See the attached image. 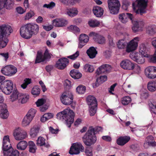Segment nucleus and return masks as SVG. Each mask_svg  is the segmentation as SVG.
I'll use <instances>...</instances> for the list:
<instances>
[{"mask_svg": "<svg viewBox=\"0 0 156 156\" xmlns=\"http://www.w3.org/2000/svg\"><path fill=\"white\" fill-rule=\"evenodd\" d=\"M39 26L35 23H30L23 25L20 29L21 36L26 39H29L33 36L37 35L39 32Z\"/></svg>", "mask_w": 156, "mask_h": 156, "instance_id": "nucleus-1", "label": "nucleus"}, {"mask_svg": "<svg viewBox=\"0 0 156 156\" xmlns=\"http://www.w3.org/2000/svg\"><path fill=\"white\" fill-rule=\"evenodd\" d=\"M56 116L57 119L65 122L70 127L73 122L75 114L72 110L68 108L57 113Z\"/></svg>", "mask_w": 156, "mask_h": 156, "instance_id": "nucleus-2", "label": "nucleus"}, {"mask_svg": "<svg viewBox=\"0 0 156 156\" xmlns=\"http://www.w3.org/2000/svg\"><path fill=\"white\" fill-rule=\"evenodd\" d=\"M11 27L8 25H3L0 26V48H4L8 41L5 36L9 35L12 32Z\"/></svg>", "mask_w": 156, "mask_h": 156, "instance_id": "nucleus-3", "label": "nucleus"}, {"mask_svg": "<svg viewBox=\"0 0 156 156\" xmlns=\"http://www.w3.org/2000/svg\"><path fill=\"white\" fill-rule=\"evenodd\" d=\"M82 140L84 143L88 146H90L95 143L97 138L94 134L93 127H89L87 132L82 137Z\"/></svg>", "mask_w": 156, "mask_h": 156, "instance_id": "nucleus-4", "label": "nucleus"}, {"mask_svg": "<svg viewBox=\"0 0 156 156\" xmlns=\"http://www.w3.org/2000/svg\"><path fill=\"white\" fill-rule=\"evenodd\" d=\"M147 1V0H136L132 4L133 9L136 10V13H138L139 12L141 15L145 13Z\"/></svg>", "mask_w": 156, "mask_h": 156, "instance_id": "nucleus-5", "label": "nucleus"}, {"mask_svg": "<svg viewBox=\"0 0 156 156\" xmlns=\"http://www.w3.org/2000/svg\"><path fill=\"white\" fill-rule=\"evenodd\" d=\"M108 4L110 13L116 14L119 12L121 5L118 0H108Z\"/></svg>", "mask_w": 156, "mask_h": 156, "instance_id": "nucleus-6", "label": "nucleus"}, {"mask_svg": "<svg viewBox=\"0 0 156 156\" xmlns=\"http://www.w3.org/2000/svg\"><path fill=\"white\" fill-rule=\"evenodd\" d=\"M60 100L62 104L66 105H69L73 101V95L69 91L64 92L60 97Z\"/></svg>", "mask_w": 156, "mask_h": 156, "instance_id": "nucleus-7", "label": "nucleus"}, {"mask_svg": "<svg viewBox=\"0 0 156 156\" xmlns=\"http://www.w3.org/2000/svg\"><path fill=\"white\" fill-rule=\"evenodd\" d=\"M4 86L2 84L0 86V89L5 94H9L12 92L13 88V83L10 80H6L3 83Z\"/></svg>", "mask_w": 156, "mask_h": 156, "instance_id": "nucleus-8", "label": "nucleus"}, {"mask_svg": "<svg viewBox=\"0 0 156 156\" xmlns=\"http://www.w3.org/2000/svg\"><path fill=\"white\" fill-rule=\"evenodd\" d=\"M13 135L15 139L17 140H23L27 137L26 132L20 127L14 130Z\"/></svg>", "mask_w": 156, "mask_h": 156, "instance_id": "nucleus-9", "label": "nucleus"}, {"mask_svg": "<svg viewBox=\"0 0 156 156\" xmlns=\"http://www.w3.org/2000/svg\"><path fill=\"white\" fill-rule=\"evenodd\" d=\"M51 57V55L48 49L46 50L44 55H43L41 52L38 51L37 53L35 63H39L43 62L49 59Z\"/></svg>", "mask_w": 156, "mask_h": 156, "instance_id": "nucleus-10", "label": "nucleus"}, {"mask_svg": "<svg viewBox=\"0 0 156 156\" xmlns=\"http://www.w3.org/2000/svg\"><path fill=\"white\" fill-rule=\"evenodd\" d=\"M140 38L139 37H135L127 44L126 51L130 52L135 50L138 46V42Z\"/></svg>", "mask_w": 156, "mask_h": 156, "instance_id": "nucleus-11", "label": "nucleus"}, {"mask_svg": "<svg viewBox=\"0 0 156 156\" xmlns=\"http://www.w3.org/2000/svg\"><path fill=\"white\" fill-rule=\"evenodd\" d=\"M84 150V148L81 143H74L70 147L69 152L71 154H77Z\"/></svg>", "mask_w": 156, "mask_h": 156, "instance_id": "nucleus-12", "label": "nucleus"}, {"mask_svg": "<svg viewBox=\"0 0 156 156\" xmlns=\"http://www.w3.org/2000/svg\"><path fill=\"white\" fill-rule=\"evenodd\" d=\"M145 74L146 77L150 79L156 78V67L149 66L145 69Z\"/></svg>", "mask_w": 156, "mask_h": 156, "instance_id": "nucleus-13", "label": "nucleus"}, {"mask_svg": "<svg viewBox=\"0 0 156 156\" xmlns=\"http://www.w3.org/2000/svg\"><path fill=\"white\" fill-rule=\"evenodd\" d=\"M90 37H92L94 41L100 44H103L106 42L105 38L102 35L99 34L94 32H90L89 34Z\"/></svg>", "mask_w": 156, "mask_h": 156, "instance_id": "nucleus-14", "label": "nucleus"}, {"mask_svg": "<svg viewBox=\"0 0 156 156\" xmlns=\"http://www.w3.org/2000/svg\"><path fill=\"white\" fill-rule=\"evenodd\" d=\"M130 57L134 61L139 64H142L144 62L145 59L142 56L136 52L131 53L129 55Z\"/></svg>", "mask_w": 156, "mask_h": 156, "instance_id": "nucleus-15", "label": "nucleus"}, {"mask_svg": "<svg viewBox=\"0 0 156 156\" xmlns=\"http://www.w3.org/2000/svg\"><path fill=\"white\" fill-rule=\"evenodd\" d=\"M2 148L3 150V154H4L5 151L12 150V148L9 141V136L8 135L5 136L3 138Z\"/></svg>", "mask_w": 156, "mask_h": 156, "instance_id": "nucleus-16", "label": "nucleus"}, {"mask_svg": "<svg viewBox=\"0 0 156 156\" xmlns=\"http://www.w3.org/2000/svg\"><path fill=\"white\" fill-rule=\"evenodd\" d=\"M13 0H0V10L4 8L10 9L14 5Z\"/></svg>", "mask_w": 156, "mask_h": 156, "instance_id": "nucleus-17", "label": "nucleus"}, {"mask_svg": "<svg viewBox=\"0 0 156 156\" xmlns=\"http://www.w3.org/2000/svg\"><path fill=\"white\" fill-rule=\"evenodd\" d=\"M69 61L68 59L65 58L59 59L57 62L55 66L58 69H63L68 64Z\"/></svg>", "mask_w": 156, "mask_h": 156, "instance_id": "nucleus-18", "label": "nucleus"}, {"mask_svg": "<svg viewBox=\"0 0 156 156\" xmlns=\"http://www.w3.org/2000/svg\"><path fill=\"white\" fill-rule=\"evenodd\" d=\"M89 40L88 36L85 34H81L79 38L78 48H81L86 44Z\"/></svg>", "mask_w": 156, "mask_h": 156, "instance_id": "nucleus-19", "label": "nucleus"}, {"mask_svg": "<svg viewBox=\"0 0 156 156\" xmlns=\"http://www.w3.org/2000/svg\"><path fill=\"white\" fill-rule=\"evenodd\" d=\"M111 67L110 65L108 64H104L99 67L96 72V75H98L102 73H106L109 72Z\"/></svg>", "mask_w": 156, "mask_h": 156, "instance_id": "nucleus-20", "label": "nucleus"}, {"mask_svg": "<svg viewBox=\"0 0 156 156\" xmlns=\"http://www.w3.org/2000/svg\"><path fill=\"white\" fill-rule=\"evenodd\" d=\"M131 21L133 24L132 29L134 32H136L142 30V27L144 25L143 21L140 20L133 21V20Z\"/></svg>", "mask_w": 156, "mask_h": 156, "instance_id": "nucleus-21", "label": "nucleus"}, {"mask_svg": "<svg viewBox=\"0 0 156 156\" xmlns=\"http://www.w3.org/2000/svg\"><path fill=\"white\" fill-rule=\"evenodd\" d=\"M121 67L125 69L132 70L133 66V63L129 60L126 59L122 61L120 63Z\"/></svg>", "mask_w": 156, "mask_h": 156, "instance_id": "nucleus-22", "label": "nucleus"}, {"mask_svg": "<svg viewBox=\"0 0 156 156\" xmlns=\"http://www.w3.org/2000/svg\"><path fill=\"white\" fill-rule=\"evenodd\" d=\"M9 113L7 109L6 105L2 104L0 105V117L6 119L9 116Z\"/></svg>", "mask_w": 156, "mask_h": 156, "instance_id": "nucleus-23", "label": "nucleus"}, {"mask_svg": "<svg viewBox=\"0 0 156 156\" xmlns=\"http://www.w3.org/2000/svg\"><path fill=\"white\" fill-rule=\"evenodd\" d=\"M119 19L122 23H125L128 21L129 19L132 21L133 19V16L132 14L128 13H122L119 15Z\"/></svg>", "mask_w": 156, "mask_h": 156, "instance_id": "nucleus-24", "label": "nucleus"}, {"mask_svg": "<svg viewBox=\"0 0 156 156\" xmlns=\"http://www.w3.org/2000/svg\"><path fill=\"white\" fill-rule=\"evenodd\" d=\"M53 25L57 27H62L67 24V21L65 19L61 18L54 20L52 21Z\"/></svg>", "mask_w": 156, "mask_h": 156, "instance_id": "nucleus-25", "label": "nucleus"}, {"mask_svg": "<svg viewBox=\"0 0 156 156\" xmlns=\"http://www.w3.org/2000/svg\"><path fill=\"white\" fill-rule=\"evenodd\" d=\"M148 146H156V142L154 141V137L152 136H149L147 137L145 142L144 144V146L145 148L147 147Z\"/></svg>", "mask_w": 156, "mask_h": 156, "instance_id": "nucleus-26", "label": "nucleus"}, {"mask_svg": "<svg viewBox=\"0 0 156 156\" xmlns=\"http://www.w3.org/2000/svg\"><path fill=\"white\" fill-rule=\"evenodd\" d=\"M130 139V137L128 136H121L117 140L116 143L119 145L123 146L127 143Z\"/></svg>", "mask_w": 156, "mask_h": 156, "instance_id": "nucleus-27", "label": "nucleus"}, {"mask_svg": "<svg viewBox=\"0 0 156 156\" xmlns=\"http://www.w3.org/2000/svg\"><path fill=\"white\" fill-rule=\"evenodd\" d=\"M147 88L151 92L156 91V80L149 81L147 84Z\"/></svg>", "mask_w": 156, "mask_h": 156, "instance_id": "nucleus-28", "label": "nucleus"}, {"mask_svg": "<svg viewBox=\"0 0 156 156\" xmlns=\"http://www.w3.org/2000/svg\"><path fill=\"white\" fill-rule=\"evenodd\" d=\"M87 53L90 58H93L96 57L98 52L95 48L91 47L87 50Z\"/></svg>", "mask_w": 156, "mask_h": 156, "instance_id": "nucleus-29", "label": "nucleus"}, {"mask_svg": "<svg viewBox=\"0 0 156 156\" xmlns=\"http://www.w3.org/2000/svg\"><path fill=\"white\" fill-rule=\"evenodd\" d=\"M45 140L43 137L39 136L37 140L36 144L38 146H44V147L48 148L49 147V145L48 143L45 142Z\"/></svg>", "mask_w": 156, "mask_h": 156, "instance_id": "nucleus-30", "label": "nucleus"}, {"mask_svg": "<svg viewBox=\"0 0 156 156\" xmlns=\"http://www.w3.org/2000/svg\"><path fill=\"white\" fill-rule=\"evenodd\" d=\"M93 10L94 14L97 17H101L103 14V9L99 6H97L94 7Z\"/></svg>", "mask_w": 156, "mask_h": 156, "instance_id": "nucleus-31", "label": "nucleus"}, {"mask_svg": "<svg viewBox=\"0 0 156 156\" xmlns=\"http://www.w3.org/2000/svg\"><path fill=\"white\" fill-rule=\"evenodd\" d=\"M78 11L77 8L73 7L68 9L66 12V14L71 17H73L78 14Z\"/></svg>", "mask_w": 156, "mask_h": 156, "instance_id": "nucleus-32", "label": "nucleus"}, {"mask_svg": "<svg viewBox=\"0 0 156 156\" xmlns=\"http://www.w3.org/2000/svg\"><path fill=\"white\" fill-rule=\"evenodd\" d=\"M87 102L89 106L97 105V101L95 98L92 96L90 95L87 97Z\"/></svg>", "mask_w": 156, "mask_h": 156, "instance_id": "nucleus-33", "label": "nucleus"}, {"mask_svg": "<svg viewBox=\"0 0 156 156\" xmlns=\"http://www.w3.org/2000/svg\"><path fill=\"white\" fill-rule=\"evenodd\" d=\"M18 102L23 104L26 103L28 101L29 97V96L26 94H19Z\"/></svg>", "mask_w": 156, "mask_h": 156, "instance_id": "nucleus-34", "label": "nucleus"}, {"mask_svg": "<svg viewBox=\"0 0 156 156\" xmlns=\"http://www.w3.org/2000/svg\"><path fill=\"white\" fill-rule=\"evenodd\" d=\"M139 52L144 57H148L147 50L144 44H141L140 46Z\"/></svg>", "mask_w": 156, "mask_h": 156, "instance_id": "nucleus-35", "label": "nucleus"}, {"mask_svg": "<svg viewBox=\"0 0 156 156\" xmlns=\"http://www.w3.org/2000/svg\"><path fill=\"white\" fill-rule=\"evenodd\" d=\"M19 153L17 150H9V151H5L4 152L3 156H19Z\"/></svg>", "mask_w": 156, "mask_h": 156, "instance_id": "nucleus-36", "label": "nucleus"}, {"mask_svg": "<svg viewBox=\"0 0 156 156\" xmlns=\"http://www.w3.org/2000/svg\"><path fill=\"white\" fill-rule=\"evenodd\" d=\"M71 76L74 79H79L82 76L81 74L75 69L72 70L70 73Z\"/></svg>", "mask_w": 156, "mask_h": 156, "instance_id": "nucleus-37", "label": "nucleus"}, {"mask_svg": "<svg viewBox=\"0 0 156 156\" xmlns=\"http://www.w3.org/2000/svg\"><path fill=\"white\" fill-rule=\"evenodd\" d=\"M19 94L16 90H14L12 94L10 96V100L12 102H14L17 100L19 101Z\"/></svg>", "mask_w": 156, "mask_h": 156, "instance_id": "nucleus-38", "label": "nucleus"}, {"mask_svg": "<svg viewBox=\"0 0 156 156\" xmlns=\"http://www.w3.org/2000/svg\"><path fill=\"white\" fill-rule=\"evenodd\" d=\"M61 2L66 5H74L76 3H79L81 0H60Z\"/></svg>", "mask_w": 156, "mask_h": 156, "instance_id": "nucleus-39", "label": "nucleus"}, {"mask_svg": "<svg viewBox=\"0 0 156 156\" xmlns=\"http://www.w3.org/2000/svg\"><path fill=\"white\" fill-rule=\"evenodd\" d=\"M53 115L51 113H47L44 114L41 118V121L42 122H44L52 118Z\"/></svg>", "mask_w": 156, "mask_h": 156, "instance_id": "nucleus-40", "label": "nucleus"}, {"mask_svg": "<svg viewBox=\"0 0 156 156\" xmlns=\"http://www.w3.org/2000/svg\"><path fill=\"white\" fill-rule=\"evenodd\" d=\"M39 129L38 127L34 126L30 129L29 134L32 137L36 136L39 132Z\"/></svg>", "mask_w": 156, "mask_h": 156, "instance_id": "nucleus-41", "label": "nucleus"}, {"mask_svg": "<svg viewBox=\"0 0 156 156\" xmlns=\"http://www.w3.org/2000/svg\"><path fill=\"white\" fill-rule=\"evenodd\" d=\"M27 146V142L25 141H21L17 145V148L19 150H25Z\"/></svg>", "mask_w": 156, "mask_h": 156, "instance_id": "nucleus-42", "label": "nucleus"}, {"mask_svg": "<svg viewBox=\"0 0 156 156\" xmlns=\"http://www.w3.org/2000/svg\"><path fill=\"white\" fill-rule=\"evenodd\" d=\"M147 33L150 35H153L156 33V26L154 25L148 26L147 28Z\"/></svg>", "mask_w": 156, "mask_h": 156, "instance_id": "nucleus-43", "label": "nucleus"}, {"mask_svg": "<svg viewBox=\"0 0 156 156\" xmlns=\"http://www.w3.org/2000/svg\"><path fill=\"white\" fill-rule=\"evenodd\" d=\"M8 76H12L14 75L17 72V69L14 66L9 65Z\"/></svg>", "mask_w": 156, "mask_h": 156, "instance_id": "nucleus-44", "label": "nucleus"}, {"mask_svg": "<svg viewBox=\"0 0 156 156\" xmlns=\"http://www.w3.org/2000/svg\"><path fill=\"white\" fill-rule=\"evenodd\" d=\"M33 119L31 117H30L27 115H26L22 121V125L24 126H26L28 125Z\"/></svg>", "mask_w": 156, "mask_h": 156, "instance_id": "nucleus-45", "label": "nucleus"}, {"mask_svg": "<svg viewBox=\"0 0 156 156\" xmlns=\"http://www.w3.org/2000/svg\"><path fill=\"white\" fill-rule=\"evenodd\" d=\"M118 48L119 49H124L126 48L127 44L124 40H119L117 44Z\"/></svg>", "mask_w": 156, "mask_h": 156, "instance_id": "nucleus-46", "label": "nucleus"}, {"mask_svg": "<svg viewBox=\"0 0 156 156\" xmlns=\"http://www.w3.org/2000/svg\"><path fill=\"white\" fill-rule=\"evenodd\" d=\"M28 145L29 151L33 153L35 152L37 148L34 143L32 141H30L29 142Z\"/></svg>", "mask_w": 156, "mask_h": 156, "instance_id": "nucleus-47", "label": "nucleus"}, {"mask_svg": "<svg viewBox=\"0 0 156 156\" xmlns=\"http://www.w3.org/2000/svg\"><path fill=\"white\" fill-rule=\"evenodd\" d=\"M88 23L90 27H98L100 24V22L96 20H91L89 21Z\"/></svg>", "mask_w": 156, "mask_h": 156, "instance_id": "nucleus-48", "label": "nucleus"}, {"mask_svg": "<svg viewBox=\"0 0 156 156\" xmlns=\"http://www.w3.org/2000/svg\"><path fill=\"white\" fill-rule=\"evenodd\" d=\"M89 112L91 116H94L96 112L97 108V106L94 105L89 106Z\"/></svg>", "mask_w": 156, "mask_h": 156, "instance_id": "nucleus-49", "label": "nucleus"}, {"mask_svg": "<svg viewBox=\"0 0 156 156\" xmlns=\"http://www.w3.org/2000/svg\"><path fill=\"white\" fill-rule=\"evenodd\" d=\"M86 90V87L83 85H80L78 86L76 88V90L77 92L79 94H84Z\"/></svg>", "mask_w": 156, "mask_h": 156, "instance_id": "nucleus-50", "label": "nucleus"}, {"mask_svg": "<svg viewBox=\"0 0 156 156\" xmlns=\"http://www.w3.org/2000/svg\"><path fill=\"white\" fill-rule=\"evenodd\" d=\"M83 69L85 71L90 73L93 72L94 70L93 66L88 64H86L84 66Z\"/></svg>", "mask_w": 156, "mask_h": 156, "instance_id": "nucleus-51", "label": "nucleus"}, {"mask_svg": "<svg viewBox=\"0 0 156 156\" xmlns=\"http://www.w3.org/2000/svg\"><path fill=\"white\" fill-rule=\"evenodd\" d=\"M131 98L129 96H126L123 97L122 100V103L123 105H128L131 101Z\"/></svg>", "mask_w": 156, "mask_h": 156, "instance_id": "nucleus-52", "label": "nucleus"}, {"mask_svg": "<svg viewBox=\"0 0 156 156\" xmlns=\"http://www.w3.org/2000/svg\"><path fill=\"white\" fill-rule=\"evenodd\" d=\"M68 29L70 31L74 33L80 32V29L76 26L71 25L68 27Z\"/></svg>", "mask_w": 156, "mask_h": 156, "instance_id": "nucleus-53", "label": "nucleus"}, {"mask_svg": "<svg viewBox=\"0 0 156 156\" xmlns=\"http://www.w3.org/2000/svg\"><path fill=\"white\" fill-rule=\"evenodd\" d=\"M31 92L33 95L37 96L40 93V89L37 86H35L32 88Z\"/></svg>", "mask_w": 156, "mask_h": 156, "instance_id": "nucleus-54", "label": "nucleus"}, {"mask_svg": "<svg viewBox=\"0 0 156 156\" xmlns=\"http://www.w3.org/2000/svg\"><path fill=\"white\" fill-rule=\"evenodd\" d=\"M133 69L135 73L139 74L141 72V69L140 67L137 64H134L133 67Z\"/></svg>", "mask_w": 156, "mask_h": 156, "instance_id": "nucleus-55", "label": "nucleus"}, {"mask_svg": "<svg viewBox=\"0 0 156 156\" xmlns=\"http://www.w3.org/2000/svg\"><path fill=\"white\" fill-rule=\"evenodd\" d=\"M36 112V111L35 109L31 108L29 111L26 115L30 117H31L33 119Z\"/></svg>", "mask_w": 156, "mask_h": 156, "instance_id": "nucleus-56", "label": "nucleus"}, {"mask_svg": "<svg viewBox=\"0 0 156 156\" xmlns=\"http://www.w3.org/2000/svg\"><path fill=\"white\" fill-rule=\"evenodd\" d=\"M31 79L29 78H26L24 80V83L21 85V87L23 89H25L27 86L31 83Z\"/></svg>", "mask_w": 156, "mask_h": 156, "instance_id": "nucleus-57", "label": "nucleus"}, {"mask_svg": "<svg viewBox=\"0 0 156 156\" xmlns=\"http://www.w3.org/2000/svg\"><path fill=\"white\" fill-rule=\"evenodd\" d=\"M85 153L87 156H93L92 149L90 147H87L86 148Z\"/></svg>", "mask_w": 156, "mask_h": 156, "instance_id": "nucleus-58", "label": "nucleus"}, {"mask_svg": "<svg viewBox=\"0 0 156 156\" xmlns=\"http://www.w3.org/2000/svg\"><path fill=\"white\" fill-rule=\"evenodd\" d=\"M8 67L9 65H7L2 68L1 71L2 73L5 75L8 76V70H9Z\"/></svg>", "mask_w": 156, "mask_h": 156, "instance_id": "nucleus-59", "label": "nucleus"}, {"mask_svg": "<svg viewBox=\"0 0 156 156\" xmlns=\"http://www.w3.org/2000/svg\"><path fill=\"white\" fill-rule=\"evenodd\" d=\"M34 13L32 11H30L29 12L27 13L25 16V20H29L32 16H34Z\"/></svg>", "mask_w": 156, "mask_h": 156, "instance_id": "nucleus-60", "label": "nucleus"}, {"mask_svg": "<svg viewBox=\"0 0 156 156\" xmlns=\"http://www.w3.org/2000/svg\"><path fill=\"white\" fill-rule=\"evenodd\" d=\"M107 78V76H101L97 79V81L101 83H102L106 81Z\"/></svg>", "mask_w": 156, "mask_h": 156, "instance_id": "nucleus-61", "label": "nucleus"}, {"mask_svg": "<svg viewBox=\"0 0 156 156\" xmlns=\"http://www.w3.org/2000/svg\"><path fill=\"white\" fill-rule=\"evenodd\" d=\"M45 102V100L43 98L38 99L36 102L37 106L39 107L42 106Z\"/></svg>", "mask_w": 156, "mask_h": 156, "instance_id": "nucleus-62", "label": "nucleus"}, {"mask_svg": "<svg viewBox=\"0 0 156 156\" xmlns=\"http://www.w3.org/2000/svg\"><path fill=\"white\" fill-rule=\"evenodd\" d=\"M55 5V4L53 2H51L49 4H45L43 6V7L44 8H46L47 9H52L53 8Z\"/></svg>", "mask_w": 156, "mask_h": 156, "instance_id": "nucleus-63", "label": "nucleus"}, {"mask_svg": "<svg viewBox=\"0 0 156 156\" xmlns=\"http://www.w3.org/2000/svg\"><path fill=\"white\" fill-rule=\"evenodd\" d=\"M150 110L152 112L156 114V105L151 103L149 104Z\"/></svg>", "mask_w": 156, "mask_h": 156, "instance_id": "nucleus-64", "label": "nucleus"}]
</instances>
